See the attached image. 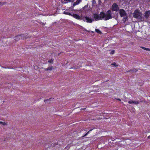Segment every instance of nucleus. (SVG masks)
Returning a JSON list of instances; mask_svg holds the SVG:
<instances>
[{"mask_svg":"<svg viewBox=\"0 0 150 150\" xmlns=\"http://www.w3.org/2000/svg\"><path fill=\"white\" fill-rule=\"evenodd\" d=\"M112 13L110 10H108L106 14L103 12H101L99 14L100 20L104 19L105 21H107L112 18Z\"/></svg>","mask_w":150,"mask_h":150,"instance_id":"nucleus-1","label":"nucleus"},{"mask_svg":"<svg viewBox=\"0 0 150 150\" xmlns=\"http://www.w3.org/2000/svg\"><path fill=\"white\" fill-rule=\"evenodd\" d=\"M133 17L139 19H142L141 13L139 11L135 10L133 13Z\"/></svg>","mask_w":150,"mask_h":150,"instance_id":"nucleus-2","label":"nucleus"},{"mask_svg":"<svg viewBox=\"0 0 150 150\" xmlns=\"http://www.w3.org/2000/svg\"><path fill=\"white\" fill-rule=\"evenodd\" d=\"M111 9L113 11H118L119 10L118 6L116 3H114L111 6Z\"/></svg>","mask_w":150,"mask_h":150,"instance_id":"nucleus-3","label":"nucleus"},{"mask_svg":"<svg viewBox=\"0 0 150 150\" xmlns=\"http://www.w3.org/2000/svg\"><path fill=\"white\" fill-rule=\"evenodd\" d=\"M119 13L121 17H124L125 16H127V13L124 9H120Z\"/></svg>","mask_w":150,"mask_h":150,"instance_id":"nucleus-4","label":"nucleus"},{"mask_svg":"<svg viewBox=\"0 0 150 150\" xmlns=\"http://www.w3.org/2000/svg\"><path fill=\"white\" fill-rule=\"evenodd\" d=\"M83 21L88 23H91L93 22V20L91 18L87 16L85 17L83 19Z\"/></svg>","mask_w":150,"mask_h":150,"instance_id":"nucleus-5","label":"nucleus"},{"mask_svg":"<svg viewBox=\"0 0 150 150\" xmlns=\"http://www.w3.org/2000/svg\"><path fill=\"white\" fill-rule=\"evenodd\" d=\"M71 16L75 18H76L77 20L81 19V17L79 16V15L73 14Z\"/></svg>","mask_w":150,"mask_h":150,"instance_id":"nucleus-6","label":"nucleus"},{"mask_svg":"<svg viewBox=\"0 0 150 150\" xmlns=\"http://www.w3.org/2000/svg\"><path fill=\"white\" fill-rule=\"evenodd\" d=\"M93 18L96 21L100 20L99 17V15L96 13H94L93 14Z\"/></svg>","mask_w":150,"mask_h":150,"instance_id":"nucleus-7","label":"nucleus"},{"mask_svg":"<svg viewBox=\"0 0 150 150\" xmlns=\"http://www.w3.org/2000/svg\"><path fill=\"white\" fill-rule=\"evenodd\" d=\"M21 35V36H20V37L21 39H25L27 38L26 35Z\"/></svg>","mask_w":150,"mask_h":150,"instance_id":"nucleus-8","label":"nucleus"},{"mask_svg":"<svg viewBox=\"0 0 150 150\" xmlns=\"http://www.w3.org/2000/svg\"><path fill=\"white\" fill-rule=\"evenodd\" d=\"M82 0H77L76 1L74 2L73 6H74L76 5H78L81 2Z\"/></svg>","mask_w":150,"mask_h":150,"instance_id":"nucleus-9","label":"nucleus"},{"mask_svg":"<svg viewBox=\"0 0 150 150\" xmlns=\"http://www.w3.org/2000/svg\"><path fill=\"white\" fill-rule=\"evenodd\" d=\"M63 14L67 15H69L70 16H71L72 15L71 13L70 12H69V11L68 10H66L65 11H64L63 12Z\"/></svg>","mask_w":150,"mask_h":150,"instance_id":"nucleus-10","label":"nucleus"},{"mask_svg":"<svg viewBox=\"0 0 150 150\" xmlns=\"http://www.w3.org/2000/svg\"><path fill=\"white\" fill-rule=\"evenodd\" d=\"M21 36V35H17L15 37V38L14 39L15 40V42H16L18 41L20 39V36Z\"/></svg>","mask_w":150,"mask_h":150,"instance_id":"nucleus-11","label":"nucleus"},{"mask_svg":"<svg viewBox=\"0 0 150 150\" xmlns=\"http://www.w3.org/2000/svg\"><path fill=\"white\" fill-rule=\"evenodd\" d=\"M127 20V16H125L124 18H122V21H123L124 23H125Z\"/></svg>","mask_w":150,"mask_h":150,"instance_id":"nucleus-12","label":"nucleus"},{"mask_svg":"<svg viewBox=\"0 0 150 150\" xmlns=\"http://www.w3.org/2000/svg\"><path fill=\"white\" fill-rule=\"evenodd\" d=\"M52 66L51 67H48V68L45 69V71L51 70H52Z\"/></svg>","mask_w":150,"mask_h":150,"instance_id":"nucleus-13","label":"nucleus"},{"mask_svg":"<svg viewBox=\"0 0 150 150\" xmlns=\"http://www.w3.org/2000/svg\"><path fill=\"white\" fill-rule=\"evenodd\" d=\"M54 100V98H51L49 99L48 100H44V102H46L47 101H50L51 100Z\"/></svg>","mask_w":150,"mask_h":150,"instance_id":"nucleus-14","label":"nucleus"},{"mask_svg":"<svg viewBox=\"0 0 150 150\" xmlns=\"http://www.w3.org/2000/svg\"><path fill=\"white\" fill-rule=\"evenodd\" d=\"M137 71V70L136 69H130V70L128 72H136Z\"/></svg>","mask_w":150,"mask_h":150,"instance_id":"nucleus-15","label":"nucleus"},{"mask_svg":"<svg viewBox=\"0 0 150 150\" xmlns=\"http://www.w3.org/2000/svg\"><path fill=\"white\" fill-rule=\"evenodd\" d=\"M95 30L96 32H97V33L100 34H101V32L98 29H96Z\"/></svg>","mask_w":150,"mask_h":150,"instance_id":"nucleus-16","label":"nucleus"},{"mask_svg":"<svg viewBox=\"0 0 150 150\" xmlns=\"http://www.w3.org/2000/svg\"><path fill=\"white\" fill-rule=\"evenodd\" d=\"M6 2H0V6H2L3 5L6 4Z\"/></svg>","mask_w":150,"mask_h":150,"instance_id":"nucleus-17","label":"nucleus"},{"mask_svg":"<svg viewBox=\"0 0 150 150\" xmlns=\"http://www.w3.org/2000/svg\"><path fill=\"white\" fill-rule=\"evenodd\" d=\"M139 102L138 101H133V103L135 104V105H137L139 104Z\"/></svg>","mask_w":150,"mask_h":150,"instance_id":"nucleus-18","label":"nucleus"},{"mask_svg":"<svg viewBox=\"0 0 150 150\" xmlns=\"http://www.w3.org/2000/svg\"><path fill=\"white\" fill-rule=\"evenodd\" d=\"M0 124L5 125L6 124V123L4 122H0Z\"/></svg>","mask_w":150,"mask_h":150,"instance_id":"nucleus-19","label":"nucleus"},{"mask_svg":"<svg viewBox=\"0 0 150 150\" xmlns=\"http://www.w3.org/2000/svg\"><path fill=\"white\" fill-rule=\"evenodd\" d=\"M53 60H52V59H49L48 61V62H50L51 64H52V62H53Z\"/></svg>","mask_w":150,"mask_h":150,"instance_id":"nucleus-20","label":"nucleus"},{"mask_svg":"<svg viewBox=\"0 0 150 150\" xmlns=\"http://www.w3.org/2000/svg\"><path fill=\"white\" fill-rule=\"evenodd\" d=\"M115 52V50H112L111 51V52H110V54H113Z\"/></svg>","mask_w":150,"mask_h":150,"instance_id":"nucleus-21","label":"nucleus"},{"mask_svg":"<svg viewBox=\"0 0 150 150\" xmlns=\"http://www.w3.org/2000/svg\"><path fill=\"white\" fill-rule=\"evenodd\" d=\"M128 103L130 104H132L133 103V101L129 100V101H128Z\"/></svg>","mask_w":150,"mask_h":150,"instance_id":"nucleus-22","label":"nucleus"},{"mask_svg":"<svg viewBox=\"0 0 150 150\" xmlns=\"http://www.w3.org/2000/svg\"><path fill=\"white\" fill-rule=\"evenodd\" d=\"M72 0H64V1H65L67 2H70Z\"/></svg>","mask_w":150,"mask_h":150,"instance_id":"nucleus-23","label":"nucleus"},{"mask_svg":"<svg viewBox=\"0 0 150 150\" xmlns=\"http://www.w3.org/2000/svg\"><path fill=\"white\" fill-rule=\"evenodd\" d=\"M93 130V129H90V130H89L86 133L87 134H88L89 133V132L91 131H92V130Z\"/></svg>","mask_w":150,"mask_h":150,"instance_id":"nucleus-24","label":"nucleus"},{"mask_svg":"<svg viewBox=\"0 0 150 150\" xmlns=\"http://www.w3.org/2000/svg\"><path fill=\"white\" fill-rule=\"evenodd\" d=\"M93 4H96V0H93Z\"/></svg>","mask_w":150,"mask_h":150,"instance_id":"nucleus-25","label":"nucleus"},{"mask_svg":"<svg viewBox=\"0 0 150 150\" xmlns=\"http://www.w3.org/2000/svg\"><path fill=\"white\" fill-rule=\"evenodd\" d=\"M145 16L146 17L147 16H148L147 12H146L145 15Z\"/></svg>","mask_w":150,"mask_h":150,"instance_id":"nucleus-26","label":"nucleus"},{"mask_svg":"<svg viewBox=\"0 0 150 150\" xmlns=\"http://www.w3.org/2000/svg\"><path fill=\"white\" fill-rule=\"evenodd\" d=\"M88 134H87V133H86V134H85L84 135H83L82 137H85Z\"/></svg>","mask_w":150,"mask_h":150,"instance_id":"nucleus-27","label":"nucleus"},{"mask_svg":"<svg viewBox=\"0 0 150 150\" xmlns=\"http://www.w3.org/2000/svg\"><path fill=\"white\" fill-rule=\"evenodd\" d=\"M146 50L150 51V49L146 48Z\"/></svg>","mask_w":150,"mask_h":150,"instance_id":"nucleus-28","label":"nucleus"},{"mask_svg":"<svg viewBox=\"0 0 150 150\" xmlns=\"http://www.w3.org/2000/svg\"><path fill=\"white\" fill-rule=\"evenodd\" d=\"M141 47L143 49H144V50H145L146 49V48L145 47Z\"/></svg>","mask_w":150,"mask_h":150,"instance_id":"nucleus-29","label":"nucleus"},{"mask_svg":"<svg viewBox=\"0 0 150 150\" xmlns=\"http://www.w3.org/2000/svg\"><path fill=\"white\" fill-rule=\"evenodd\" d=\"M57 145V144H53L52 145V147H54L55 146V145Z\"/></svg>","mask_w":150,"mask_h":150,"instance_id":"nucleus-30","label":"nucleus"},{"mask_svg":"<svg viewBox=\"0 0 150 150\" xmlns=\"http://www.w3.org/2000/svg\"><path fill=\"white\" fill-rule=\"evenodd\" d=\"M116 99L118 100L119 101H121V100L120 98H116Z\"/></svg>","mask_w":150,"mask_h":150,"instance_id":"nucleus-31","label":"nucleus"},{"mask_svg":"<svg viewBox=\"0 0 150 150\" xmlns=\"http://www.w3.org/2000/svg\"><path fill=\"white\" fill-rule=\"evenodd\" d=\"M88 7V5H85L84 7H83V8H87Z\"/></svg>","mask_w":150,"mask_h":150,"instance_id":"nucleus-32","label":"nucleus"},{"mask_svg":"<svg viewBox=\"0 0 150 150\" xmlns=\"http://www.w3.org/2000/svg\"><path fill=\"white\" fill-rule=\"evenodd\" d=\"M115 64H116L115 63V62H114V63H113L112 64V65H115Z\"/></svg>","mask_w":150,"mask_h":150,"instance_id":"nucleus-33","label":"nucleus"},{"mask_svg":"<svg viewBox=\"0 0 150 150\" xmlns=\"http://www.w3.org/2000/svg\"><path fill=\"white\" fill-rule=\"evenodd\" d=\"M150 137V136H149L147 137L149 139Z\"/></svg>","mask_w":150,"mask_h":150,"instance_id":"nucleus-34","label":"nucleus"},{"mask_svg":"<svg viewBox=\"0 0 150 150\" xmlns=\"http://www.w3.org/2000/svg\"><path fill=\"white\" fill-rule=\"evenodd\" d=\"M86 109V108H84V109H82L81 110H85Z\"/></svg>","mask_w":150,"mask_h":150,"instance_id":"nucleus-35","label":"nucleus"}]
</instances>
